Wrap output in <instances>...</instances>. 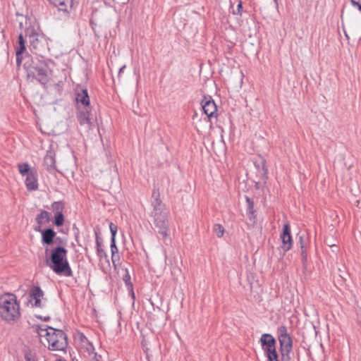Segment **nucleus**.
Returning <instances> with one entry per match:
<instances>
[{"mask_svg":"<svg viewBox=\"0 0 361 361\" xmlns=\"http://www.w3.org/2000/svg\"><path fill=\"white\" fill-rule=\"evenodd\" d=\"M68 250L63 246L58 245L51 250L50 256L46 257V264L58 275L72 276L73 271L70 267Z\"/></svg>","mask_w":361,"mask_h":361,"instance_id":"nucleus-1","label":"nucleus"},{"mask_svg":"<svg viewBox=\"0 0 361 361\" xmlns=\"http://www.w3.org/2000/svg\"><path fill=\"white\" fill-rule=\"evenodd\" d=\"M0 316L7 322L16 321L20 317V304L14 294L6 293L0 296Z\"/></svg>","mask_w":361,"mask_h":361,"instance_id":"nucleus-2","label":"nucleus"},{"mask_svg":"<svg viewBox=\"0 0 361 361\" xmlns=\"http://www.w3.org/2000/svg\"><path fill=\"white\" fill-rule=\"evenodd\" d=\"M25 36L28 38L30 50L36 54H41L47 48V40L44 34L38 32L30 25L25 30Z\"/></svg>","mask_w":361,"mask_h":361,"instance_id":"nucleus-3","label":"nucleus"},{"mask_svg":"<svg viewBox=\"0 0 361 361\" xmlns=\"http://www.w3.org/2000/svg\"><path fill=\"white\" fill-rule=\"evenodd\" d=\"M49 66L46 61L36 59L32 60L27 71L28 76L36 79L42 85L46 87L49 81L48 75Z\"/></svg>","mask_w":361,"mask_h":361,"instance_id":"nucleus-4","label":"nucleus"},{"mask_svg":"<svg viewBox=\"0 0 361 361\" xmlns=\"http://www.w3.org/2000/svg\"><path fill=\"white\" fill-rule=\"evenodd\" d=\"M51 332H46V340L50 350H64L68 346V337L66 333L58 329L49 327Z\"/></svg>","mask_w":361,"mask_h":361,"instance_id":"nucleus-5","label":"nucleus"},{"mask_svg":"<svg viewBox=\"0 0 361 361\" xmlns=\"http://www.w3.org/2000/svg\"><path fill=\"white\" fill-rule=\"evenodd\" d=\"M259 343L267 361L279 358V354L276 350V341L271 334H263L259 339Z\"/></svg>","mask_w":361,"mask_h":361,"instance_id":"nucleus-6","label":"nucleus"},{"mask_svg":"<svg viewBox=\"0 0 361 361\" xmlns=\"http://www.w3.org/2000/svg\"><path fill=\"white\" fill-rule=\"evenodd\" d=\"M169 212L167 210L152 212L151 216L153 217V221L155 226L159 229V233L164 237H166L169 231Z\"/></svg>","mask_w":361,"mask_h":361,"instance_id":"nucleus-7","label":"nucleus"},{"mask_svg":"<svg viewBox=\"0 0 361 361\" xmlns=\"http://www.w3.org/2000/svg\"><path fill=\"white\" fill-rule=\"evenodd\" d=\"M277 337L279 342V351H293V339L288 333L286 326L282 325L278 327Z\"/></svg>","mask_w":361,"mask_h":361,"instance_id":"nucleus-8","label":"nucleus"},{"mask_svg":"<svg viewBox=\"0 0 361 361\" xmlns=\"http://www.w3.org/2000/svg\"><path fill=\"white\" fill-rule=\"evenodd\" d=\"M53 6L56 7L59 13H62L66 18L69 17L74 6V0H47Z\"/></svg>","mask_w":361,"mask_h":361,"instance_id":"nucleus-9","label":"nucleus"},{"mask_svg":"<svg viewBox=\"0 0 361 361\" xmlns=\"http://www.w3.org/2000/svg\"><path fill=\"white\" fill-rule=\"evenodd\" d=\"M280 238L282 241L281 248L284 252H286L290 250L293 246V240L290 234V226L288 222L283 225Z\"/></svg>","mask_w":361,"mask_h":361,"instance_id":"nucleus-10","label":"nucleus"},{"mask_svg":"<svg viewBox=\"0 0 361 361\" xmlns=\"http://www.w3.org/2000/svg\"><path fill=\"white\" fill-rule=\"evenodd\" d=\"M201 105L204 113L209 118L214 116L217 111V106L211 96H204Z\"/></svg>","mask_w":361,"mask_h":361,"instance_id":"nucleus-11","label":"nucleus"},{"mask_svg":"<svg viewBox=\"0 0 361 361\" xmlns=\"http://www.w3.org/2000/svg\"><path fill=\"white\" fill-rule=\"evenodd\" d=\"M151 206L153 208L152 212H159L167 210L165 207V204L160 199L159 189L155 186L152 190Z\"/></svg>","mask_w":361,"mask_h":361,"instance_id":"nucleus-12","label":"nucleus"},{"mask_svg":"<svg viewBox=\"0 0 361 361\" xmlns=\"http://www.w3.org/2000/svg\"><path fill=\"white\" fill-rule=\"evenodd\" d=\"M41 233V243L43 245H51L54 243L56 233L49 227L38 231Z\"/></svg>","mask_w":361,"mask_h":361,"instance_id":"nucleus-13","label":"nucleus"},{"mask_svg":"<svg viewBox=\"0 0 361 361\" xmlns=\"http://www.w3.org/2000/svg\"><path fill=\"white\" fill-rule=\"evenodd\" d=\"M51 213L46 210H40L39 214H38L35 217L36 225L34 226V230L37 231H41L42 230V226L47 224L51 220Z\"/></svg>","mask_w":361,"mask_h":361,"instance_id":"nucleus-14","label":"nucleus"},{"mask_svg":"<svg viewBox=\"0 0 361 361\" xmlns=\"http://www.w3.org/2000/svg\"><path fill=\"white\" fill-rule=\"evenodd\" d=\"M94 233L95 235L97 255L99 259L106 258V253L103 248V238L100 235V228L99 227L94 228Z\"/></svg>","mask_w":361,"mask_h":361,"instance_id":"nucleus-15","label":"nucleus"},{"mask_svg":"<svg viewBox=\"0 0 361 361\" xmlns=\"http://www.w3.org/2000/svg\"><path fill=\"white\" fill-rule=\"evenodd\" d=\"M43 164L49 173H54L57 171L56 165L55 152L52 150L47 152L44 157Z\"/></svg>","mask_w":361,"mask_h":361,"instance_id":"nucleus-16","label":"nucleus"},{"mask_svg":"<svg viewBox=\"0 0 361 361\" xmlns=\"http://www.w3.org/2000/svg\"><path fill=\"white\" fill-rule=\"evenodd\" d=\"M25 183L27 190L34 191L38 189L37 173L35 168L26 175Z\"/></svg>","mask_w":361,"mask_h":361,"instance_id":"nucleus-17","label":"nucleus"},{"mask_svg":"<svg viewBox=\"0 0 361 361\" xmlns=\"http://www.w3.org/2000/svg\"><path fill=\"white\" fill-rule=\"evenodd\" d=\"M75 99L78 103L82 104L85 107L90 106V97L87 89L77 88Z\"/></svg>","mask_w":361,"mask_h":361,"instance_id":"nucleus-18","label":"nucleus"},{"mask_svg":"<svg viewBox=\"0 0 361 361\" xmlns=\"http://www.w3.org/2000/svg\"><path fill=\"white\" fill-rule=\"evenodd\" d=\"M90 111L86 109L80 111L77 114V120L80 126H86V128L90 130L92 128V123L90 118Z\"/></svg>","mask_w":361,"mask_h":361,"instance_id":"nucleus-19","label":"nucleus"},{"mask_svg":"<svg viewBox=\"0 0 361 361\" xmlns=\"http://www.w3.org/2000/svg\"><path fill=\"white\" fill-rule=\"evenodd\" d=\"M245 198L247 203L246 213L247 217L250 221L255 223L257 216L255 214L256 211L254 209V202L248 196H245Z\"/></svg>","mask_w":361,"mask_h":361,"instance_id":"nucleus-20","label":"nucleus"},{"mask_svg":"<svg viewBox=\"0 0 361 361\" xmlns=\"http://www.w3.org/2000/svg\"><path fill=\"white\" fill-rule=\"evenodd\" d=\"M255 166L260 173L261 179L265 183L268 179V169L266 165V160L261 159L259 162H255Z\"/></svg>","mask_w":361,"mask_h":361,"instance_id":"nucleus-21","label":"nucleus"},{"mask_svg":"<svg viewBox=\"0 0 361 361\" xmlns=\"http://www.w3.org/2000/svg\"><path fill=\"white\" fill-rule=\"evenodd\" d=\"M308 239L305 235H300L299 237V244L301 249V255L303 262L307 261V244Z\"/></svg>","mask_w":361,"mask_h":361,"instance_id":"nucleus-22","label":"nucleus"},{"mask_svg":"<svg viewBox=\"0 0 361 361\" xmlns=\"http://www.w3.org/2000/svg\"><path fill=\"white\" fill-rule=\"evenodd\" d=\"M130 275L127 268L125 269V274L123 276V281H124L126 286L128 290L131 292L132 296L134 298L133 285L130 281Z\"/></svg>","mask_w":361,"mask_h":361,"instance_id":"nucleus-23","label":"nucleus"},{"mask_svg":"<svg viewBox=\"0 0 361 361\" xmlns=\"http://www.w3.org/2000/svg\"><path fill=\"white\" fill-rule=\"evenodd\" d=\"M44 291L39 286H34L31 288L30 292V297L31 299H41L44 296Z\"/></svg>","mask_w":361,"mask_h":361,"instance_id":"nucleus-24","label":"nucleus"},{"mask_svg":"<svg viewBox=\"0 0 361 361\" xmlns=\"http://www.w3.org/2000/svg\"><path fill=\"white\" fill-rule=\"evenodd\" d=\"M51 209L55 214L63 213L64 209V203L63 201L54 202L51 204Z\"/></svg>","mask_w":361,"mask_h":361,"instance_id":"nucleus-25","label":"nucleus"},{"mask_svg":"<svg viewBox=\"0 0 361 361\" xmlns=\"http://www.w3.org/2000/svg\"><path fill=\"white\" fill-rule=\"evenodd\" d=\"M18 168L20 173L22 176H25L32 171V169L30 167V165L27 163L18 164Z\"/></svg>","mask_w":361,"mask_h":361,"instance_id":"nucleus-26","label":"nucleus"},{"mask_svg":"<svg viewBox=\"0 0 361 361\" xmlns=\"http://www.w3.org/2000/svg\"><path fill=\"white\" fill-rule=\"evenodd\" d=\"M64 224V215L63 213H59L54 214V219L53 221V224L57 227H60L63 226Z\"/></svg>","mask_w":361,"mask_h":361,"instance_id":"nucleus-27","label":"nucleus"},{"mask_svg":"<svg viewBox=\"0 0 361 361\" xmlns=\"http://www.w3.org/2000/svg\"><path fill=\"white\" fill-rule=\"evenodd\" d=\"M18 47L16 48V51L18 53H23L25 50V40L24 39V37L23 34H20L18 38Z\"/></svg>","mask_w":361,"mask_h":361,"instance_id":"nucleus-28","label":"nucleus"},{"mask_svg":"<svg viewBox=\"0 0 361 361\" xmlns=\"http://www.w3.org/2000/svg\"><path fill=\"white\" fill-rule=\"evenodd\" d=\"M24 357L25 361H37L36 353L30 349L24 350Z\"/></svg>","mask_w":361,"mask_h":361,"instance_id":"nucleus-29","label":"nucleus"},{"mask_svg":"<svg viewBox=\"0 0 361 361\" xmlns=\"http://www.w3.org/2000/svg\"><path fill=\"white\" fill-rule=\"evenodd\" d=\"M213 231L218 238H221L224 233V228L221 224H216L214 225Z\"/></svg>","mask_w":361,"mask_h":361,"instance_id":"nucleus-30","label":"nucleus"},{"mask_svg":"<svg viewBox=\"0 0 361 361\" xmlns=\"http://www.w3.org/2000/svg\"><path fill=\"white\" fill-rule=\"evenodd\" d=\"M111 261L112 263L114 264V257H116V254L118 253V247L116 245V240L111 239Z\"/></svg>","mask_w":361,"mask_h":361,"instance_id":"nucleus-31","label":"nucleus"},{"mask_svg":"<svg viewBox=\"0 0 361 361\" xmlns=\"http://www.w3.org/2000/svg\"><path fill=\"white\" fill-rule=\"evenodd\" d=\"M281 361H293L290 354L292 351H279Z\"/></svg>","mask_w":361,"mask_h":361,"instance_id":"nucleus-32","label":"nucleus"},{"mask_svg":"<svg viewBox=\"0 0 361 361\" xmlns=\"http://www.w3.org/2000/svg\"><path fill=\"white\" fill-rule=\"evenodd\" d=\"M90 25L92 30L94 32V36L97 38H99L100 37V35H99V32L97 30V23L92 18L90 20Z\"/></svg>","mask_w":361,"mask_h":361,"instance_id":"nucleus-33","label":"nucleus"},{"mask_svg":"<svg viewBox=\"0 0 361 361\" xmlns=\"http://www.w3.org/2000/svg\"><path fill=\"white\" fill-rule=\"evenodd\" d=\"M110 231L111 234V239L116 240V235L117 232V226L114 225L113 223H110L109 224Z\"/></svg>","mask_w":361,"mask_h":361,"instance_id":"nucleus-34","label":"nucleus"},{"mask_svg":"<svg viewBox=\"0 0 361 361\" xmlns=\"http://www.w3.org/2000/svg\"><path fill=\"white\" fill-rule=\"evenodd\" d=\"M49 326H45V328L39 327L38 329V334L40 336H45L46 337V332H51V331L49 329Z\"/></svg>","mask_w":361,"mask_h":361,"instance_id":"nucleus-35","label":"nucleus"},{"mask_svg":"<svg viewBox=\"0 0 361 361\" xmlns=\"http://www.w3.org/2000/svg\"><path fill=\"white\" fill-rule=\"evenodd\" d=\"M242 13H243V4H242V1L241 0H240L238 6H237V11H233V15H238V16H242Z\"/></svg>","mask_w":361,"mask_h":361,"instance_id":"nucleus-36","label":"nucleus"},{"mask_svg":"<svg viewBox=\"0 0 361 361\" xmlns=\"http://www.w3.org/2000/svg\"><path fill=\"white\" fill-rule=\"evenodd\" d=\"M23 53H18V51H16V65L18 67H20L22 63L23 57H22Z\"/></svg>","mask_w":361,"mask_h":361,"instance_id":"nucleus-37","label":"nucleus"},{"mask_svg":"<svg viewBox=\"0 0 361 361\" xmlns=\"http://www.w3.org/2000/svg\"><path fill=\"white\" fill-rule=\"evenodd\" d=\"M80 341H81V342L88 343V344L90 345V348H91L92 350H94V347H93V345H92V343H90L89 342L88 339L87 338V337H86L83 334H82L80 335Z\"/></svg>","mask_w":361,"mask_h":361,"instance_id":"nucleus-38","label":"nucleus"},{"mask_svg":"<svg viewBox=\"0 0 361 361\" xmlns=\"http://www.w3.org/2000/svg\"><path fill=\"white\" fill-rule=\"evenodd\" d=\"M35 302L32 304V307H43V304L42 303L41 299H35Z\"/></svg>","mask_w":361,"mask_h":361,"instance_id":"nucleus-39","label":"nucleus"},{"mask_svg":"<svg viewBox=\"0 0 361 361\" xmlns=\"http://www.w3.org/2000/svg\"><path fill=\"white\" fill-rule=\"evenodd\" d=\"M92 361H102V357L97 353H94Z\"/></svg>","mask_w":361,"mask_h":361,"instance_id":"nucleus-40","label":"nucleus"},{"mask_svg":"<svg viewBox=\"0 0 361 361\" xmlns=\"http://www.w3.org/2000/svg\"><path fill=\"white\" fill-rule=\"evenodd\" d=\"M350 1L354 7L357 8V9L360 8V6H361V0H350Z\"/></svg>","mask_w":361,"mask_h":361,"instance_id":"nucleus-41","label":"nucleus"},{"mask_svg":"<svg viewBox=\"0 0 361 361\" xmlns=\"http://www.w3.org/2000/svg\"><path fill=\"white\" fill-rule=\"evenodd\" d=\"M35 317L44 322H48L51 319L49 316L42 317L41 315H35Z\"/></svg>","mask_w":361,"mask_h":361,"instance_id":"nucleus-42","label":"nucleus"},{"mask_svg":"<svg viewBox=\"0 0 361 361\" xmlns=\"http://www.w3.org/2000/svg\"><path fill=\"white\" fill-rule=\"evenodd\" d=\"M126 65H123V66H121L119 69V71H118V78H120L121 76V74L123 73L124 70L126 69Z\"/></svg>","mask_w":361,"mask_h":361,"instance_id":"nucleus-43","label":"nucleus"},{"mask_svg":"<svg viewBox=\"0 0 361 361\" xmlns=\"http://www.w3.org/2000/svg\"><path fill=\"white\" fill-rule=\"evenodd\" d=\"M341 24H342V28H343V33H344L346 39H349V36H348V33H347V32L345 30V25H344V24L343 23V20H341Z\"/></svg>","mask_w":361,"mask_h":361,"instance_id":"nucleus-44","label":"nucleus"},{"mask_svg":"<svg viewBox=\"0 0 361 361\" xmlns=\"http://www.w3.org/2000/svg\"><path fill=\"white\" fill-rule=\"evenodd\" d=\"M114 264H113L115 266L116 262V261H118V259H119V255H118V253H117V254H116V257H114Z\"/></svg>","mask_w":361,"mask_h":361,"instance_id":"nucleus-45","label":"nucleus"},{"mask_svg":"<svg viewBox=\"0 0 361 361\" xmlns=\"http://www.w3.org/2000/svg\"><path fill=\"white\" fill-rule=\"evenodd\" d=\"M274 3H275V6H276V8H279V3H278V0H274Z\"/></svg>","mask_w":361,"mask_h":361,"instance_id":"nucleus-46","label":"nucleus"},{"mask_svg":"<svg viewBox=\"0 0 361 361\" xmlns=\"http://www.w3.org/2000/svg\"><path fill=\"white\" fill-rule=\"evenodd\" d=\"M49 250L48 248H46V249H45V254H46V255H48V252H49Z\"/></svg>","mask_w":361,"mask_h":361,"instance_id":"nucleus-47","label":"nucleus"},{"mask_svg":"<svg viewBox=\"0 0 361 361\" xmlns=\"http://www.w3.org/2000/svg\"><path fill=\"white\" fill-rule=\"evenodd\" d=\"M55 361H66V360H63V359H59V360H55Z\"/></svg>","mask_w":361,"mask_h":361,"instance_id":"nucleus-48","label":"nucleus"},{"mask_svg":"<svg viewBox=\"0 0 361 361\" xmlns=\"http://www.w3.org/2000/svg\"><path fill=\"white\" fill-rule=\"evenodd\" d=\"M360 11H361V5L360 6V8H358Z\"/></svg>","mask_w":361,"mask_h":361,"instance_id":"nucleus-49","label":"nucleus"}]
</instances>
